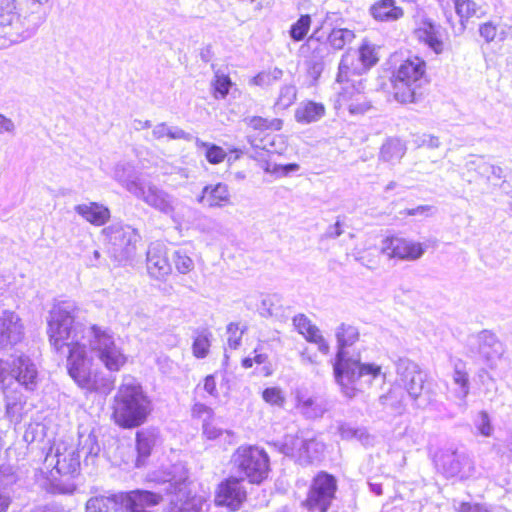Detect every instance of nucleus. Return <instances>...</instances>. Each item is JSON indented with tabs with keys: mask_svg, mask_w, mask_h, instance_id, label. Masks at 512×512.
Returning a JSON list of instances; mask_svg holds the SVG:
<instances>
[{
	"mask_svg": "<svg viewBox=\"0 0 512 512\" xmlns=\"http://www.w3.org/2000/svg\"><path fill=\"white\" fill-rule=\"evenodd\" d=\"M337 353L333 362V373L343 394L353 398L362 392L361 378L368 376L371 380L382 373L381 365L362 363L360 354L353 358L348 355L347 348L359 340V331L352 325L342 324L337 332Z\"/></svg>",
	"mask_w": 512,
	"mask_h": 512,
	"instance_id": "nucleus-1",
	"label": "nucleus"
},
{
	"mask_svg": "<svg viewBox=\"0 0 512 512\" xmlns=\"http://www.w3.org/2000/svg\"><path fill=\"white\" fill-rule=\"evenodd\" d=\"M110 409V419L115 425L122 429H133L147 421L153 406L141 383L132 376H124Z\"/></svg>",
	"mask_w": 512,
	"mask_h": 512,
	"instance_id": "nucleus-2",
	"label": "nucleus"
},
{
	"mask_svg": "<svg viewBox=\"0 0 512 512\" xmlns=\"http://www.w3.org/2000/svg\"><path fill=\"white\" fill-rule=\"evenodd\" d=\"M356 62L355 54L345 53L336 76L339 85L337 101L353 115L363 114L370 108L363 77L366 72Z\"/></svg>",
	"mask_w": 512,
	"mask_h": 512,
	"instance_id": "nucleus-3",
	"label": "nucleus"
},
{
	"mask_svg": "<svg viewBox=\"0 0 512 512\" xmlns=\"http://www.w3.org/2000/svg\"><path fill=\"white\" fill-rule=\"evenodd\" d=\"M427 62L410 55L393 65L389 72L390 94L400 104H414L421 98L422 82L427 81Z\"/></svg>",
	"mask_w": 512,
	"mask_h": 512,
	"instance_id": "nucleus-4",
	"label": "nucleus"
},
{
	"mask_svg": "<svg viewBox=\"0 0 512 512\" xmlns=\"http://www.w3.org/2000/svg\"><path fill=\"white\" fill-rule=\"evenodd\" d=\"M91 352L109 373L121 372L129 363V355L120 347L113 334L97 324L90 326Z\"/></svg>",
	"mask_w": 512,
	"mask_h": 512,
	"instance_id": "nucleus-5",
	"label": "nucleus"
},
{
	"mask_svg": "<svg viewBox=\"0 0 512 512\" xmlns=\"http://www.w3.org/2000/svg\"><path fill=\"white\" fill-rule=\"evenodd\" d=\"M233 467L244 475L249 483L259 485L264 482L270 472L268 453L256 445L238 447L231 458Z\"/></svg>",
	"mask_w": 512,
	"mask_h": 512,
	"instance_id": "nucleus-6",
	"label": "nucleus"
},
{
	"mask_svg": "<svg viewBox=\"0 0 512 512\" xmlns=\"http://www.w3.org/2000/svg\"><path fill=\"white\" fill-rule=\"evenodd\" d=\"M67 372L81 389L90 393L98 390V372L85 344L75 341L68 345Z\"/></svg>",
	"mask_w": 512,
	"mask_h": 512,
	"instance_id": "nucleus-7",
	"label": "nucleus"
},
{
	"mask_svg": "<svg viewBox=\"0 0 512 512\" xmlns=\"http://www.w3.org/2000/svg\"><path fill=\"white\" fill-rule=\"evenodd\" d=\"M337 479L334 475L320 471L312 478L302 506L309 511L327 512L336 498Z\"/></svg>",
	"mask_w": 512,
	"mask_h": 512,
	"instance_id": "nucleus-8",
	"label": "nucleus"
},
{
	"mask_svg": "<svg viewBox=\"0 0 512 512\" xmlns=\"http://www.w3.org/2000/svg\"><path fill=\"white\" fill-rule=\"evenodd\" d=\"M248 499L243 477L228 476L222 479L214 491V505L229 512L239 511Z\"/></svg>",
	"mask_w": 512,
	"mask_h": 512,
	"instance_id": "nucleus-9",
	"label": "nucleus"
},
{
	"mask_svg": "<svg viewBox=\"0 0 512 512\" xmlns=\"http://www.w3.org/2000/svg\"><path fill=\"white\" fill-rule=\"evenodd\" d=\"M397 373L403 389L413 400L433 393L427 374L418 364L411 361L401 362L397 366Z\"/></svg>",
	"mask_w": 512,
	"mask_h": 512,
	"instance_id": "nucleus-10",
	"label": "nucleus"
},
{
	"mask_svg": "<svg viewBox=\"0 0 512 512\" xmlns=\"http://www.w3.org/2000/svg\"><path fill=\"white\" fill-rule=\"evenodd\" d=\"M250 131L251 142L257 143L263 149L274 147V140L271 138L273 132L282 130L284 121L281 118H266L254 115L245 120Z\"/></svg>",
	"mask_w": 512,
	"mask_h": 512,
	"instance_id": "nucleus-11",
	"label": "nucleus"
},
{
	"mask_svg": "<svg viewBox=\"0 0 512 512\" xmlns=\"http://www.w3.org/2000/svg\"><path fill=\"white\" fill-rule=\"evenodd\" d=\"M381 252L390 259L416 260L424 253L422 243L397 235L386 236L382 240Z\"/></svg>",
	"mask_w": 512,
	"mask_h": 512,
	"instance_id": "nucleus-12",
	"label": "nucleus"
},
{
	"mask_svg": "<svg viewBox=\"0 0 512 512\" xmlns=\"http://www.w3.org/2000/svg\"><path fill=\"white\" fill-rule=\"evenodd\" d=\"M353 31L346 28H334L326 37L318 35L315 31L307 40L308 45L315 44L314 51L317 54H329L342 50L346 44L354 39Z\"/></svg>",
	"mask_w": 512,
	"mask_h": 512,
	"instance_id": "nucleus-13",
	"label": "nucleus"
},
{
	"mask_svg": "<svg viewBox=\"0 0 512 512\" xmlns=\"http://www.w3.org/2000/svg\"><path fill=\"white\" fill-rule=\"evenodd\" d=\"M146 268L149 276L156 280H164L171 273L172 266L168 257V249L164 244L152 243L149 246Z\"/></svg>",
	"mask_w": 512,
	"mask_h": 512,
	"instance_id": "nucleus-14",
	"label": "nucleus"
},
{
	"mask_svg": "<svg viewBox=\"0 0 512 512\" xmlns=\"http://www.w3.org/2000/svg\"><path fill=\"white\" fill-rule=\"evenodd\" d=\"M73 322V316L67 311H58L51 316L48 323L49 341L57 350L67 345Z\"/></svg>",
	"mask_w": 512,
	"mask_h": 512,
	"instance_id": "nucleus-15",
	"label": "nucleus"
},
{
	"mask_svg": "<svg viewBox=\"0 0 512 512\" xmlns=\"http://www.w3.org/2000/svg\"><path fill=\"white\" fill-rule=\"evenodd\" d=\"M173 495L167 512H202L204 500L193 493L188 484L175 486Z\"/></svg>",
	"mask_w": 512,
	"mask_h": 512,
	"instance_id": "nucleus-16",
	"label": "nucleus"
},
{
	"mask_svg": "<svg viewBox=\"0 0 512 512\" xmlns=\"http://www.w3.org/2000/svg\"><path fill=\"white\" fill-rule=\"evenodd\" d=\"M127 491L91 496L85 503V512H124Z\"/></svg>",
	"mask_w": 512,
	"mask_h": 512,
	"instance_id": "nucleus-17",
	"label": "nucleus"
},
{
	"mask_svg": "<svg viewBox=\"0 0 512 512\" xmlns=\"http://www.w3.org/2000/svg\"><path fill=\"white\" fill-rule=\"evenodd\" d=\"M108 242L121 251L135 248L139 239L138 231L128 225H110L102 230Z\"/></svg>",
	"mask_w": 512,
	"mask_h": 512,
	"instance_id": "nucleus-18",
	"label": "nucleus"
},
{
	"mask_svg": "<svg viewBox=\"0 0 512 512\" xmlns=\"http://www.w3.org/2000/svg\"><path fill=\"white\" fill-rule=\"evenodd\" d=\"M293 325L297 332L301 334L306 341L317 345L320 352L328 354L330 345L324 338L317 326L304 314H298L293 318Z\"/></svg>",
	"mask_w": 512,
	"mask_h": 512,
	"instance_id": "nucleus-19",
	"label": "nucleus"
},
{
	"mask_svg": "<svg viewBox=\"0 0 512 512\" xmlns=\"http://www.w3.org/2000/svg\"><path fill=\"white\" fill-rule=\"evenodd\" d=\"M161 500L162 496L152 491L130 490L127 491L124 512H150L146 509L158 505Z\"/></svg>",
	"mask_w": 512,
	"mask_h": 512,
	"instance_id": "nucleus-20",
	"label": "nucleus"
},
{
	"mask_svg": "<svg viewBox=\"0 0 512 512\" xmlns=\"http://www.w3.org/2000/svg\"><path fill=\"white\" fill-rule=\"evenodd\" d=\"M54 469L61 476L75 477L80 471L79 455L72 447H57Z\"/></svg>",
	"mask_w": 512,
	"mask_h": 512,
	"instance_id": "nucleus-21",
	"label": "nucleus"
},
{
	"mask_svg": "<svg viewBox=\"0 0 512 512\" xmlns=\"http://www.w3.org/2000/svg\"><path fill=\"white\" fill-rule=\"evenodd\" d=\"M244 369H255V373L263 377H271L274 367L269 359L265 346L260 343L253 350V356L244 357L241 360Z\"/></svg>",
	"mask_w": 512,
	"mask_h": 512,
	"instance_id": "nucleus-22",
	"label": "nucleus"
},
{
	"mask_svg": "<svg viewBox=\"0 0 512 512\" xmlns=\"http://www.w3.org/2000/svg\"><path fill=\"white\" fill-rule=\"evenodd\" d=\"M24 326L13 311H5L0 325V344L17 343L24 335Z\"/></svg>",
	"mask_w": 512,
	"mask_h": 512,
	"instance_id": "nucleus-23",
	"label": "nucleus"
},
{
	"mask_svg": "<svg viewBox=\"0 0 512 512\" xmlns=\"http://www.w3.org/2000/svg\"><path fill=\"white\" fill-rule=\"evenodd\" d=\"M75 211L88 223L94 226L105 225L111 217L110 209L98 202L79 204Z\"/></svg>",
	"mask_w": 512,
	"mask_h": 512,
	"instance_id": "nucleus-24",
	"label": "nucleus"
},
{
	"mask_svg": "<svg viewBox=\"0 0 512 512\" xmlns=\"http://www.w3.org/2000/svg\"><path fill=\"white\" fill-rule=\"evenodd\" d=\"M199 202L208 207H224L230 203V193L226 184L216 183L203 188Z\"/></svg>",
	"mask_w": 512,
	"mask_h": 512,
	"instance_id": "nucleus-25",
	"label": "nucleus"
},
{
	"mask_svg": "<svg viewBox=\"0 0 512 512\" xmlns=\"http://www.w3.org/2000/svg\"><path fill=\"white\" fill-rule=\"evenodd\" d=\"M370 14L378 22H393L404 16V10L395 0H378L370 7Z\"/></svg>",
	"mask_w": 512,
	"mask_h": 512,
	"instance_id": "nucleus-26",
	"label": "nucleus"
},
{
	"mask_svg": "<svg viewBox=\"0 0 512 512\" xmlns=\"http://www.w3.org/2000/svg\"><path fill=\"white\" fill-rule=\"evenodd\" d=\"M419 42L426 44L436 54L444 50V43L438 36V31L434 23L430 20H422L414 31Z\"/></svg>",
	"mask_w": 512,
	"mask_h": 512,
	"instance_id": "nucleus-27",
	"label": "nucleus"
},
{
	"mask_svg": "<svg viewBox=\"0 0 512 512\" xmlns=\"http://www.w3.org/2000/svg\"><path fill=\"white\" fill-rule=\"evenodd\" d=\"M199 147L204 149L205 159L212 165H217L224 162L227 156H229V161H237L243 155V151L237 147L229 149L228 152H226L223 147L209 142H201Z\"/></svg>",
	"mask_w": 512,
	"mask_h": 512,
	"instance_id": "nucleus-28",
	"label": "nucleus"
},
{
	"mask_svg": "<svg viewBox=\"0 0 512 512\" xmlns=\"http://www.w3.org/2000/svg\"><path fill=\"white\" fill-rule=\"evenodd\" d=\"M326 112L324 104L307 100L295 110V120L300 124H310L319 121Z\"/></svg>",
	"mask_w": 512,
	"mask_h": 512,
	"instance_id": "nucleus-29",
	"label": "nucleus"
},
{
	"mask_svg": "<svg viewBox=\"0 0 512 512\" xmlns=\"http://www.w3.org/2000/svg\"><path fill=\"white\" fill-rule=\"evenodd\" d=\"M136 440V466L144 465L152 453L155 445V435L148 430H139L135 434Z\"/></svg>",
	"mask_w": 512,
	"mask_h": 512,
	"instance_id": "nucleus-30",
	"label": "nucleus"
},
{
	"mask_svg": "<svg viewBox=\"0 0 512 512\" xmlns=\"http://www.w3.org/2000/svg\"><path fill=\"white\" fill-rule=\"evenodd\" d=\"M261 398L268 406L283 409L287 402L285 391L279 386H268L261 391Z\"/></svg>",
	"mask_w": 512,
	"mask_h": 512,
	"instance_id": "nucleus-31",
	"label": "nucleus"
},
{
	"mask_svg": "<svg viewBox=\"0 0 512 512\" xmlns=\"http://www.w3.org/2000/svg\"><path fill=\"white\" fill-rule=\"evenodd\" d=\"M379 58L376 49L369 43H362L358 48V55H356V63L367 73L376 63Z\"/></svg>",
	"mask_w": 512,
	"mask_h": 512,
	"instance_id": "nucleus-32",
	"label": "nucleus"
},
{
	"mask_svg": "<svg viewBox=\"0 0 512 512\" xmlns=\"http://www.w3.org/2000/svg\"><path fill=\"white\" fill-rule=\"evenodd\" d=\"M455 13L461 21H467L473 17H481L480 7L474 0H451Z\"/></svg>",
	"mask_w": 512,
	"mask_h": 512,
	"instance_id": "nucleus-33",
	"label": "nucleus"
},
{
	"mask_svg": "<svg viewBox=\"0 0 512 512\" xmlns=\"http://www.w3.org/2000/svg\"><path fill=\"white\" fill-rule=\"evenodd\" d=\"M312 25V16L309 14H302L300 17L291 25L289 35L295 42L304 40Z\"/></svg>",
	"mask_w": 512,
	"mask_h": 512,
	"instance_id": "nucleus-34",
	"label": "nucleus"
},
{
	"mask_svg": "<svg viewBox=\"0 0 512 512\" xmlns=\"http://www.w3.org/2000/svg\"><path fill=\"white\" fill-rule=\"evenodd\" d=\"M212 334L209 331H199L196 333L192 343L193 356L202 359L208 356L211 347Z\"/></svg>",
	"mask_w": 512,
	"mask_h": 512,
	"instance_id": "nucleus-35",
	"label": "nucleus"
},
{
	"mask_svg": "<svg viewBox=\"0 0 512 512\" xmlns=\"http://www.w3.org/2000/svg\"><path fill=\"white\" fill-rule=\"evenodd\" d=\"M232 81L228 75L216 74L211 83L212 95L215 99L225 98L230 91Z\"/></svg>",
	"mask_w": 512,
	"mask_h": 512,
	"instance_id": "nucleus-36",
	"label": "nucleus"
},
{
	"mask_svg": "<svg viewBox=\"0 0 512 512\" xmlns=\"http://www.w3.org/2000/svg\"><path fill=\"white\" fill-rule=\"evenodd\" d=\"M37 376L36 369L32 364L24 361H19L17 366L16 379L23 385L33 384Z\"/></svg>",
	"mask_w": 512,
	"mask_h": 512,
	"instance_id": "nucleus-37",
	"label": "nucleus"
},
{
	"mask_svg": "<svg viewBox=\"0 0 512 512\" xmlns=\"http://www.w3.org/2000/svg\"><path fill=\"white\" fill-rule=\"evenodd\" d=\"M262 168L267 173L273 174L277 177H283L287 176L293 171H297L299 169V165L297 163H289L285 165H271L268 162H266L262 165Z\"/></svg>",
	"mask_w": 512,
	"mask_h": 512,
	"instance_id": "nucleus-38",
	"label": "nucleus"
},
{
	"mask_svg": "<svg viewBox=\"0 0 512 512\" xmlns=\"http://www.w3.org/2000/svg\"><path fill=\"white\" fill-rule=\"evenodd\" d=\"M175 269L181 274L189 273L193 267V260L184 252L177 251L174 254Z\"/></svg>",
	"mask_w": 512,
	"mask_h": 512,
	"instance_id": "nucleus-39",
	"label": "nucleus"
},
{
	"mask_svg": "<svg viewBox=\"0 0 512 512\" xmlns=\"http://www.w3.org/2000/svg\"><path fill=\"white\" fill-rule=\"evenodd\" d=\"M476 428L478 433L484 437H490L493 434V427L486 411L479 412Z\"/></svg>",
	"mask_w": 512,
	"mask_h": 512,
	"instance_id": "nucleus-40",
	"label": "nucleus"
},
{
	"mask_svg": "<svg viewBox=\"0 0 512 512\" xmlns=\"http://www.w3.org/2000/svg\"><path fill=\"white\" fill-rule=\"evenodd\" d=\"M227 332L230 334L228 338L230 348L236 349L240 344L244 329L240 327L239 323L232 322L228 324Z\"/></svg>",
	"mask_w": 512,
	"mask_h": 512,
	"instance_id": "nucleus-41",
	"label": "nucleus"
},
{
	"mask_svg": "<svg viewBox=\"0 0 512 512\" xmlns=\"http://www.w3.org/2000/svg\"><path fill=\"white\" fill-rule=\"evenodd\" d=\"M453 381L461 388L464 396L469 392V375L463 368L455 367L453 372Z\"/></svg>",
	"mask_w": 512,
	"mask_h": 512,
	"instance_id": "nucleus-42",
	"label": "nucleus"
},
{
	"mask_svg": "<svg viewBox=\"0 0 512 512\" xmlns=\"http://www.w3.org/2000/svg\"><path fill=\"white\" fill-rule=\"evenodd\" d=\"M223 430L218 427L216 419L211 417L203 424V434L208 440H215L222 435Z\"/></svg>",
	"mask_w": 512,
	"mask_h": 512,
	"instance_id": "nucleus-43",
	"label": "nucleus"
},
{
	"mask_svg": "<svg viewBox=\"0 0 512 512\" xmlns=\"http://www.w3.org/2000/svg\"><path fill=\"white\" fill-rule=\"evenodd\" d=\"M313 440H306L296 437L293 441V445L296 447L298 456L305 458L311 462L310 446L313 444Z\"/></svg>",
	"mask_w": 512,
	"mask_h": 512,
	"instance_id": "nucleus-44",
	"label": "nucleus"
},
{
	"mask_svg": "<svg viewBox=\"0 0 512 512\" xmlns=\"http://www.w3.org/2000/svg\"><path fill=\"white\" fill-rule=\"evenodd\" d=\"M380 401L383 405L392 408H400L402 406L401 400L398 399L397 391L392 388L380 396Z\"/></svg>",
	"mask_w": 512,
	"mask_h": 512,
	"instance_id": "nucleus-45",
	"label": "nucleus"
},
{
	"mask_svg": "<svg viewBox=\"0 0 512 512\" xmlns=\"http://www.w3.org/2000/svg\"><path fill=\"white\" fill-rule=\"evenodd\" d=\"M479 33L486 42H491L497 36V26L492 22L483 23L479 27Z\"/></svg>",
	"mask_w": 512,
	"mask_h": 512,
	"instance_id": "nucleus-46",
	"label": "nucleus"
},
{
	"mask_svg": "<svg viewBox=\"0 0 512 512\" xmlns=\"http://www.w3.org/2000/svg\"><path fill=\"white\" fill-rule=\"evenodd\" d=\"M204 414L207 415V417H208L207 419H210L211 417H213L212 410L209 407H207V406H205L203 404H199V403L193 405V407H192V415H193V417L200 418Z\"/></svg>",
	"mask_w": 512,
	"mask_h": 512,
	"instance_id": "nucleus-47",
	"label": "nucleus"
},
{
	"mask_svg": "<svg viewBox=\"0 0 512 512\" xmlns=\"http://www.w3.org/2000/svg\"><path fill=\"white\" fill-rule=\"evenodd\" d=\"M459 512H489L480 504H472L468 502L461 503Z\"/></svg>",
	"mask_w": 512,
	"mask_h": 512,
	"instance_id": "nucleus-48",
	"label": "nucleus"
},
{
	"mask_svg": "<svg viewBox=\"0 0 512 512\" xmlns=\"http://www.w3.org/2000/svg\"><path fill=\"white\" fill-rule=\"evenodd\" d=\"M204 389L210 395L215 396L217 394L216 381L214 375H207L204 379Z\"/></svg>",
	"mask_w": 512,
	"mask_h": 512,
	"instance_id": "nucleus-49",
	"label": "nucleus"
},
{
	"mask_svg": "<svg viewBox=\"0 0 512 512\" xmlns=\"http://www.w3.org/2000/svg\"><path fill=\"white\" fill-rule=\"evenodd\" d=\"M430 209H431V207L428 206V205H420V206H417L415 208L405 209L403 211V214L406 215V216H414V215H417V214L427 213V212L430 211Z\"/></svg>",
	"mask_w": 512,
	"mask_h": 512,
	"instance_id": "nucleus-50",
	"label": "nucleus"
},
{
	"mask_svg": "<svg viewBox=\"0 0 512 512\" xmlns=\"http://www.w3.org/2000/svg\"><path fill=\"white\" fill-rule=\"evenodd\" d=\"M12 121L4 115H0V133L9 132L13 129Z\"/></svg>",
	"mask_w": 512,
	"mask_h": 512,
	"instance_id": "nucleus-51",
	"label": "nucleus"
},
{
	"mask_svg": "<svg viewBox=\"0 0 512 512\" xmlns=\"http://www.w3.org/2000/svg\"><path fill=\"white\" fill-rule=\"evenodd\" d=\"M15 9L14 0H6L4 6H0V16L11 14Z\"/></svg>",
	"mask_w": 512,
	"mask_h": 512,
	"instance_id": "nucleus-52",
	"label": "nucleus"
},
{
	"mask_svg": "<svg viewBox=\"0 0 512 512\" xmlns=\"http://www.w3.org/2000/svg\"><path fill=\"white\" fill-rule=\"evenodd\" d=\"M9 505H10L9 497L0 492V512H6Z\"/></svg>",
	"mask_w": 512,
	"mask_h": 512,
	"instance_id": "nucleus-53",
	"label": "nucleus"
},
{
	"mask_svg": "<svg viewBox=\"0 0 512 512\" xmlns=\"http://www.w3.org/2000/svg\"><path fill=\"white\" fill-rule=\"evenodd\" d=\"M392 148H396V145L392 144V143H387L385 145H383L382 149H381V153L382 155L385 157V158H388V155L391 151Z\"/></svg>",
	"mask_w": 512,
	"mask_h": 512,
	"instance_id": "nucleus-54",
	"label": "nucleus"
},
{
	"mask_svg": "<svg viewBox=\"0 0 512 512\" xmlns=\"http://www.w3.org/2000/svg\"><path fill=\"white\" fill-rule=\"evenodd\" d=\"M159 200H160L159 204H157L156 202H153L151 204L154 205V206L159 207L160 210H162V211H166L167 208L169 207V204L163 198H160Z\"/></svg>",
	"mask_w": 512,
	"mask_h": 512,
	"instance_id": "nucleus-55",
	"label": "nucleus"
},
{
	"mask_svg": "<svg viewBox=\"0 0 512 512\" xmlns=\"http://www.w3.org/2000/svg\"><path fill=\"white\" fill-rule=\"evenodd\" d=\"M312 404H313V400L312 399H308V400H305V401H302L301 399H298V401H297V407H299V408L308 407V406H311Z\"/></svg>",
	"mask_w": 512,
	"mask_h": 512,
	"instance_id": "nucleus-56",
	"label": "nucleus"
},
{
	"mask_svg": "<svg viewBox=\"0 0 512 512\" xmlns=\"http://www.w3.org/2000/svg\"><path fill=\"white\" fill-rule=\"evenodd\" d=\"M5 364H4V361L0 359V380L3 379L4 377V374H5Z\"/></svg>",
	"mask_w": 512,
	"mask_h": 512,
	"instance_id": "nucleus-57",
	"label": "nucleus"
},
{
	"mask_svg": "<svg viewBox=\"0 0 512 512\" xmlns=\"http://www.w3.org/2000/svg\"><path fill=\"white\" fill-rule=\"evenodd\" d=\"M261 80H262V76L260 74L254 77V82L256 84H260Z\"/></svg>",
	"mask_w": 512,
	"mask_h": 512,
	"instance_id": "nucleus-58",
	"label": "nucleus"
},
{
	"mask_svg": "<svg viewBox=\"0 0 512 512\" xmlns=\"http://www.w3.org/2000/svg\"><path fill=\"white\" fill-rule=\"evenodd\" d=\"M58 491H59V492H65V489H63V488H58Z\"/></svg>",
	"mask_w": 512,
	"mask_h": 512,
	"instance_id": "nucleus-59",
	"label": "nucleus"
},
{
	"mask_svg": "<svg viewBox=\"0 0 512 512\" xmlns=\"http://www.w3.org/2000/svg\"><path fill=\"white\" fill-rule=\"evenodd\" d=\"M295 98V93L292 94L291 101Z\"/></svg>",
	"mask_w": 512,
	"mask_h": 512,
	"instance_id": "nucleus-60",
	"label": "nucleus"
}]
</instances>
